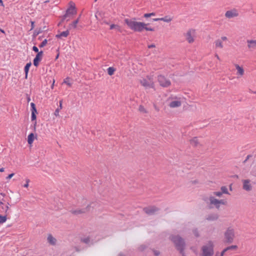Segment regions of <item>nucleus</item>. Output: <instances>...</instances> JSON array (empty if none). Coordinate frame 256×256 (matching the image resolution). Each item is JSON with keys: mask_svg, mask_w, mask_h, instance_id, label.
<instances>
[{"mask_svg": "<svg viewBox=\"0 0 256 256\" xmlns=\"http://www.w3.org/2000/svg\"><path fill=\"white\" fill-rule=\"evenodd\" d=\"M160 208L154 206L145 207L143 208L144 212L148 215L154 214L156 212L160 210Z\"/></svg>", "mask_w": 256, "mask_h": 256, "instance_id": "obj_9", "label": "nucleus"}, {"mask_svg": "<svg viewBox=\"0 0 256 256\" xmlns=\"http://www.w3.org/2000/svg\"><path fill=\"white\" fill-rule=\"evenodd\" d=\"M172 20L168 16H166L164 18H160V21H164V22H169Z\"/></svg>", "mask_w": 256, "mask_h": 256, "instance_id": "obj_30", "label": "nucleus"}, {"mask_svg": "<svg viewBox=\"0 0 256 256\" xmlns=\"http://www.w3.org/2000/svg\"><path fill=\"white\" fill-rule=\"evenodd\" d=\"M36 124H37V122H34L33 126H32V128H32V129H33V131H34V132H36Z\"/></svg>", "mask_w": 256, "mask_h": 256, "instance_id": "obj_54", "label": "nucleus"}, {"mask_svg": "<svg viewBox=\"0 0 256 256\" xmlns=\"http://www.w3.org/2000/svg\"><path fill=\"white\" fill-rule=\"evenodd\" d=\"M70 34L69 30L60 32V34L56 35V37L58 39H62V37L66 38Z\"/></svg>", "mask_w": 256, "mask_h": 256, "instance_id": "obj_17", "label": "nucleus"}, {"mask_svg": "<svg viewBox=\"0 0 256 256\" xmlns=\"http://www.w3.org/2000/svg\"><path fill=\"white\" fill-rule=\"evenodd\" d=\"M14 173H11L10 174H9L6 178L7 180H10V178H12V177L14 176Z\"/></svg>", "mask_w": 256, "mask_h": 256, "instance_id": "obj_51", "label": "nucleus"}, {"mask_svg": "<svg viewBox=\"0 0 256 256\" xmlns=\"http://www.w3.org/2000/svg\"><path fill=\"white\" fill-rule=\"evenodd\" d=\"M147 248L148 246L146 245L141 244L138 246V250L139 251L142 252H144Z\"/></svg>", "mask_w": 256, "mask_h": 256, "instance_id": "obj_36", "label": "nucleus"}, {"mask_svg": "<svg viewBox=\"0 0 256 256\" xmlns=\"http://www.w3.org/2000/svg\"><path fill=\"white\" fill-rule=\"evenodd\" d=\"M12 198H14L16 199V202H17L20 200V197H18V194L12 195Z\"/></svg>", "mask_w": 256, "mask_h": 256, "instance_id": "obj_43", "label": "nucleus"}, {"mask_svg": "<svg viewBox=\"0 0 256 256\" xmlns=\"http://www.w3.org/2000/svg\"><path fill=\"white\" fill-rule=\"evenodd\" d=\"M26 100H27L28 102H29L30 101V98L29 96L27 95Z\"/></svg>", "mask_w": 256, "mask_h": 256, "instance_id": "obj_59", "label": "nucleus"}, {"mask_svg": "<svg viewBox=\"0 0 256 256\" xmlns=\"http://www.w3.org/2000/svg\"><path fill=\"white\" fill-rule=\"evenodd\" d=\"M238 248V246L236 245H232L230 246H228L226 248V249L227 251L229 250H236Z\"/></svg>", "mask_w": 256, "mask_h": 256, "instance_id": "obj_34", "label": "nucleus"}, {"mask_svg": "<svg viewBox=\"0 0 256 256\" xmlns=\"http://www.w3.org/2000/svg\"><path fill=\"white\" fill-rule=\"evenodd\" d=\"M32 50L34 52L36 53L39 52L40 51H39L38 48V47H36V46H34L32 48Z\"/></svg>", "mask_w": 256, "mask_h": 256, "instance_id": "obj_48", "label": "nucleus"}, {"mask_svg": "<svg viewBox=\"0 0 256 256\" xmlns=\"http://www.w3.org/2000/svg\"><path fill=\"white\" fill-rule=\"evenodd\" d=\"M224 236L226 239L225 242L228 244L232 243L234 238V230L230 227L228 228L225 232Z\"/></svg>", "mask_w": 256, "mask_h": 256, "instance_id": "obj_4", "label": "nucleus"}, {"mask_svg": "<svg viewBox=\"0 0 256 256\" xmlns=\"http://www.w3.org/2000/svg\"><path fill=\"white\" fill-rule=\"evenodd\" d=\"M143 18H150V13H146L143 15Z\"/></svg>", "mask_w": 256, "mask_h": 256, "instance_id": "obj_52", "label": "nucleus"}, {"mask_svg": "<svg viewBox=\"0 0 256 256\" xmlns=\"http://www.w3.org/2000/svg\"><path fill=\"white\" fill-rule=\"evenodd\" d=\"M7 214H6L4 216H2L0 214V224H4L7 220Z\"/></svg>", "mask_w": 256, "mask_h": 256, "instance_id": "obj_28", "label": "nucleus"}, {"mask_svg": "<svg viewBox=\"0 0 256 256\" xmlns=\"http://www.w3.org/2000/svg\"><path fill=\"white\" fill-rule=\"evenodd\" d=\"M214 195H215L218 197H220L222 195V194L221 192V191L220 192H214Z\"/></svg>", "mask_w": 256, "mask_h": 256, "instance_id": "obj_45", "label": "nucleus"}, {"mask_svg": "<svg viewBox=\"0 0 256 256\" xmlns=\"http://www.w3.org/2000/svg\"><path fill=\"white\" fill-rule=\"evenodd\" d=\"M210 200V204L208 206V209H212L215 207L216 209L218 210L220 207V202H218V199L215 198L214 196H210L208 198Z\"/></svg>", "mask_w": 256, "mask_h": 256, "instance_id": "obj_6", "label": "nucleus"}, {"mask_svg": "<svg viewBox=\"0 0 256 256\" xmlns=\"http://www.w3.org/2000/svg\"><path fill=\"white\" fill-rule=\"evenodd\" d=\"M66 18L67 17H64V14L62 16V19L58 23V26H61L62 23L64 22V20L66 19Z\"/></svg>", "mask_w": 256, "mask_h": 256, "instance_id": "obj_41", "label": "nucleus"}, {"mask_svg": "<svg viewBox=\"0 0 256 256\" xmlns=\"http://www.w3.org/2000/svg\"><path fill=\"white\" fill-rule=\"evenodd\" d=\"M154 108L155 110H156V111L158 112V111H159V109L157 107V106H156L155 104H154Z\"/></svg>", "mask_w": 256, "mask_h": 256, "instance_id": "obj_60", "label": "nucleus"}, {"mask_svg": "<svg viewBox=\"0 0 256 256\" xmlns=\"http://www.w3.org/2000/svg\"><path fill=\"white\" fill-rule=\"evenodd\" d=\"M140 84L142 86L146 88H152L154 87V83H150L146 78H143L142 80H140Z\"/></svg>", "mask_w": 256, "mask_h": 256, "instance_id": "obj_16", "label": "nucleus"}, {"mask_svg": "<svg viewBox=\"0 0 256 256\" xmlns=\"http://www.w3.org/2000/svg\"><path fill=\"white\" fill-rule=\"evenodd\" d=\"M186 40L189 43H192L194 41L193 37L192 36L190 30H188L186 33Z\"/></svg>", "mask_w": 256, "mask_h": 256, "instance_id": "obj_25", "label": "nucleus"}, {"mask_svg": "<svg viewBox=\"0 0 256 256\" xmlns=\"http://www.w3.org/2000/svg\"><path fill=\"white\" fill-rule=\"evenodd\" d=\"M69 6L66 10L64 17H68L70 16H74L77 14V10L75 4L72 1L69 2Z\"/></svg>", "mask_w": 256, "mask_h": 256, "instance_id": "obj_5", "label": "nucleus"}, {"mask_svg": "<svg viewBox=\"0 0 256 256\" xmlns=\"http://www.w3.org/2000/svg\"><path fill=\"white\" fill-rule=\"evenodd\" d=\"M193 232H194V236L196 238H198L200 236V234H199V232L198 231L197 229H196V230H194Z\"/></svg>", "mask_w": 256, "mask_h": 256, "instance_id": "obj_44", "label": "nucleus"}, {"mask_svg": "<svg viewBox=\"0 0 256 256\" xmlns=\"http://www.w3.org/2000/svg\"><path fill=\"white\" fill-rule=\"evenodd\" d=\"M227 252L226 250V248H224L222 252H221L220 253V254L219 252H217L216 253V254L214 256H224L225 253Z\"/></svg>", "mask_w": 256, "mask_h": 256, "instance_id": "obj_35", "label": "nucleus"}, {"mask_svg": "<svg viewBox=\"0 0 256 256\" xmlns=\"http://www.w3.org/2000/svg\"><path fill=\"white\" fill-rule=\"evenodd\" d=\"M34 139H37V134L34 132H30L27 138L28 144L30 146H32Z\"/></svg>", "mask_w": 256, "mask_h": 256, "instance_id": "obj_13", "label": "nucleus"}, {"mask_svg": "<svg viewBox=\"0 0 256 256\" xmlns=\"http://www.w3.org/2000/svg\"><path fill=\"white\" fill-rule=\"evenodd\" d=\"M0 6H3V7L4 6V2H3L2 0H0Z\"/></svg>", "mask_w": 256, "mask_h": 256, "instance_id": "obj_58", "label": "nucleus"}, {"mask_svg": "<svg viewBox=\"0 0 256 256\" xmlns=\"http://www.w3.org/2000/svg\"><path fill=\"white\" fill-rule=\"evenodd\" d=\"M215 43H216V47H220L221 48H222L223 47L222 42L220 40H216V41Z\"/></svg>", "mask_w": 256, "mask_h": 256, "instance_id": "obj_37", "label": "nucleus"}, {"mask_svg": "<svg viewBox=\"0 0 256 256\" xmlns=\"http://www.w3.org/2000/svg\"><path fill=\"white\" fill-rule=\"evenodd\" d=\"M169 239L174 244L176 249L179 252L182 256H186L184 252L186 247L184 239L179 234H171Z\"/></svg>", "mask_w": 256, "mask_h": 256, "instance_id": "obj_2", "label": "nucleus"}, {"mask_svg": "<svg viewBox=\"0 0 256 256\" xmlns=\"http://www.w3.org/2000/svg\"><path fill=\"white\" fill-rule=\"evenodd\" d=\"M30 26H31V28H30V30H33L35 27V22L31 20L30 21Z\"/></svg>", "mask_w": 256, "mask_h": 256, "instance_id": "obj_46", "label": "nucleus"}, {"mask_svg": "<svg viewBox=\"0 0 256 256\" xmlns=\"http://www.w3.org/2000/svg\"><path fill=\"white\" fill-rule=\"evenodd\" d=\"M138 110H139L140 112H143V113H146L147 112L146 108L142 105H140L139 106Z\"/></svg>", "mask_w": 256, "mask_h": 256, "instance_id": "obj_38", "label": "nucleus"}, {"mask_svg": "<svg viewBox=\"0 0 256 256\" xmlns=\"http://www.w3.org/2000/svg\"><path fill=\"white\" fill-rule=\"evenodd\" d=\"M44 37V36H40L38 38V40H42V38Z\"/></svg>", "mask_w": 256, "mask_h": 256, "instance_id": "obj_63", "label": "nucleus"}, {"mask_svg": "<svg viewBox=\"0 0 256 256\" xmlns=\"http://www.w3.org/2000/svg\"><path fill=\"white\" fill-rule=\"evenodd\" d=\"M152 22L160 21V18H154L152 19Z\"/></svg>", "mask_w": 256, "mask_h": 256, "instance_id": "obj_57", "label": "nucleus"}, {"mask_svg": "<svg viewBox=\"0 0 256 256\" xmlns=\"http://www.w3.org/2000/svg\"><path fill=\"white\" fill-rule=\"evenodd\" d=\"M118 256H124V255L122 252H120V253L118 254Z\"/></svg>", "mask_w": 256, "mask_h": 256, "instance_id": "obj_64", "label": "nucleus"}, {"mask_svg": "<svg viewBox=\"0 0 256 256\" xmlns=\"http://www.w3.org/2000/svg\"><path fill=\"white\" fill-rule=\"evenodd\" d=\"M218 202H220V204H222V205H226L228 204V202L226 200L224 199H221L218 200Z\"/></svg>", "mask_w": 256, "mask_h": 256, "instance_id": "obj_39", "label": "nucleus"}, {"mask_svg": "<svg viewBox=\"0 0 256 256\" xmlns=\"http://www.w3.org/2000/svg\"><path fill=\"white\" fill-rule=\"evenodd\" d=\"M220 190L222 194H230L228 192L227 188L226 186H222L220 188Z\"/></svg>", "mask_w": 256, "mask_h": 256, "instance_id": "obj_32", "label": "nucleus"}, {"mask_svg": "<svg viewBox=\"0 0 256 256\" xmlns=\"http://www.w3.org/2000/svg\"><path fill=\"white\" fill-rule=\"evenodd\" d=\"M48 241L50 244L54 245L56 244V240L50 234L48 237Z\"/></svg>", "mask_w": 256, "mask_h": 256, "instance_id": "obj_22", "label": "nucleus"}, {"mask_svg": "<svg viewBox=\"0 0 256 256\" xmlns=\"http://www.w3.org/2000/svg\"><path fill=\"white\" fill-rule=\"evenodd\" d=\"M30 182L29 179L26 180V183L23 186L24 188H28V183Z\"/></svg>", "mask_w": 256, "mask_h": 256, "instance_id": "obj_53", "label": "nucleus"}, {"mask_svg": "<svg viewBox=\"0 0 256 256\" xmlns=\"http://www.w3.org/2000/svg\"><path fill=\"white\" fill-rule=\"evenodd\" d=\"M156 47V45L154 44H150L148 45V48H152Z\"/></svg>", "mask_w": 256, "mask_h": 256, "instance_id": "obj_56", "label": "nucleus"}, {"mask_svg": "<svg viewBox=\"0 0 256 256\" xmlns=\"http://www.w3.org/2000/svg\"><path fill=\"white\" fill-rule=\"evenodd\" d=\"M70 78L69 77L66 78L64 80L63 83L66 84L69 87H71L72 86V83L70 82Z\"/></svg>", "mask_w": 256, "mask_h": 256, "instance_id": "obj_31", "label": "nucleus"}, {"mask_svg": "<svg viewBox=\"0 0 256 256\" xmlns=\"http://www.w3.org/2000/svg\"><path fill=\"white\" fill-rule=\"evenodd\" d=\"M91 204H88L86 207L85 208H81V209H76L72 211V214L75 215H78L81 214L85 213L87 211H89L90 210V208Z\"/></svg>", "mask_w": 256, "mask_h": 256, "instance_id": "obj_10", "label": "nucleus"}, {"mask_svg": "<svg viewBox=\"0 0 256 256\" xmlns=\"http://www.w3.org/2000/svg\"><path fill=\"white\" fill-rule=\"evenodd\" d=\"M110 30L116 29L120 32H122V30L121 29L120 26L118 24H111L110 26Z\"/></svg>", "mask_w": 256, "mask_h": 256, "instance_id": "obj_23", "label": "nucleus"}, {"mask_svg": "<svg viewBox=\"0 0 256 256\" xmlns=\"http://www.w3.org/2000/svg\"><path fill=\"white\" fill-rule=\"evenodd\" d=\"M158 80L160 86L162 87L167 88L171 84L170 81L166 78L164 76H158Z\"/></svg>", "mask_w": 256, "mask_h": 256, "instance_id": "obj_7", "label": "nucleus"}, {"mask_svg": "<svg viewBox=\"0 0 256 256\" xmlns=\"http://www.w3.org/2000/svg\"><path fill=\"white\" fill-rule=\"evenodd\" d=\"M150 17L152 16H154L156 14V12H150Z\"/></svg>", "mask_w": 256, "mask_h": 256, "instance_id": "obj_61", "label": "nucleus"}, {"mask_svg": "<svg viewBox=\"0 0 256 256\" xmlns=\"http://www.w3.org/2000/svg\"><path fill=\"white\" fill-rule=\"evenodd\" d=\"M56 51L58 52V54H56V58H54V60H56L58 58H59V56H60V52H59V48L56 50Z\"/></svg>", "mask_w": 256, "mask_h": 256, "instance_id": "obj_55", "label": "nucleus"}, {"mask_svg": "<svg viewBox=\"0 0 256 256\" xmlns=\"http://www.w3.org/2000/svg\"><path fill=\"white\" fill-rule=\"evenodd\" d=\"M30 110L32 112L31 114H38V112L36 108V105L34 102H31L30 104Z\"/></svg>", "mask_w": 256, "mask_h": 256, "instance_id": "obj_24", "label": "nucleus"}, {"mask_svg": "<svg viewBox=\"0 0 256 256\" xmlns=\"http://www.w3.org/2000/svg\"><path fill=\"white\" fill-rule=\"evenodd\" d=\"M214 244L212 240L208 241L206 245L202 247L200 256H213L214 254Z\"/></svg>", "mask_w": 256, "mask_h": 256, "instance_id": "obj_3", "label": "nucleus"}, {"mask_svg": "<svg viewBox=\"0 0 256 256\" xmlns=\"http://www.w3.org/2000/svg\"><path fill=\"white\" fill-rule=\"evenodd\" d=\"M43 56L44 52L42 50H40L39 52L36 53V57L33 60V64L36 67H38L39 66L40 62L42 59Z\"/></svg>", "mask_w": 256, "mask_h": 256, "instance_id": "obj_8", "label": "nucleus"}, {"mask_svg": "<svg viewBox=\"0 0 256 256\" xmlns=\"http://www.w3.org/2000/svg\"><path fill=\"white\" fill-rule=\"evenodd\" d=\"M190 144L194 147H197L199 144L197 137H194L193 138L190 140Z\"/></svg>", "mask_w": 256, "mask_h": 256, "instance_id": "obj_20", "label": "nucleus"}, {"mask_svg": "<svg viewBox=\"0 0 256 256\" xmlns=\"http://www.w3.org/2000/svg\"><path fill=\"white\" fill-rule=\"evenodd\" d=\"M31 66H32V63L30 62L26 63V64L25 65V66H24V72H26L27 73H28L30 68Z\"/></svg>", "mask_w": 256, "mask_h": 256, "instance_id": "obj_29", "label": "nucleus"}, {"mask_svg": "<svg viewBox=\"0 0 256 256\" xmlns=\"http://www.w3.org/2000/svg\"><path fill=\"white\" fill-rule=\"evenodd\" d=\"M0 32L2 34H6L4 30L2 29V28H0Z\"/></svg>", "mask_w": 256, "mask_h": 256, "instance_id": "obj_62", "label": "nucleus"}, {"mask_svg": "<svg viewBox=\"0 0 256 256\" xmlns=\"http://www.w3.org/2000/svg\"><path fill=\"white\" fill-rule=\"evenodd\" d=\"M116 70V68H115L113 66L109 67L107 69L108 74L109 76H112L114 74Z\"/></svg>", "mask_w": 256, "mask_h": 256, "instance_id": "obj_26", "label": "nucleus"}, {"mask_svg": "<svg viewBox=\"0 0 256 256\" xmlns=\"http://www.w3.org/2000/svg\"><path fill=\"white\" fill-rule=\"evenodd\" d=\"M152 251L154 252V254L155 256H158L160 254V252L154 249H152Z\"/></svg>", "mask_w": 256, "mask_h": 256, "instance_id": "obj_42", "label": "nucleus"}, {"mask_svg": "<svg viewBox=\"0 0 256 256\" xmlns=\"http://www.w3.org/2000/svg\"><path fill=\"white\" fill-rule=\"evenodd\" d=\"M219 215L218 214L216 213H212L210 214L206 217V220L208 221H214L216 220L219 218Z\"/></svg>", "mask_w": 256, "mask_h": 256, "instance_id": "obj_15", "label": "nucleus"}, {"mask_svg": "<svg viewBox=\"0 0 256 256\" xmlns=\"http://www.w3.org/2000/svg\"><path fill=\"white\" fill-rule=\"evenodd\" d=\"M124 23L134 32H140L144 30L150 32H154L156 30L155 28L148 26V25H150V23L136 22L128 18H126L124 20Z\"/></svg>", "mask_w": 256, "mask_h": 256, "instance_id": "obj_1", "label": "nucleus"}, {"mask_svg": "<svg viewBox=\"0 0 256 256\" xmlns=\"http://www.w3.org/2000/svg\"><path fill=\"white\" fill-rule=\"evenodd\" d=\"M250 180L248 179L242 180V188L246 191L249 192L252 190V186L250 184Z\"/></svg>", "mask_w": 256, "mask_h": 256, "instance_id": "obj_11", "label": "nucleus"}, {"mask_svg": "<svg viewBox=\"0 0 256 256\" xmlns=\"http://www.w3.org/2000/svg\"><path fill=\"white\" fill-rule=\"evenodd\" d=\"M247 42L248 44V48L252 49L256 48V40H248Z\"/></svg>", "mask_w": 256, "mask_h": 256, "instance_id": "obj_19", "label": "nucleus"}, {"mask_svg": "<svg viewBox=\"0 0 256 256\" xmlns=\"http://www.w3.org/2000/svg\"><path fill=\"white\" fill-rule=\"evenodd\" d=\"M62 100H60L59 102V106H58V108L60 110L62 109Z\"/></svg>", "mask_w": 256, "mask_h": 256, "instance_id": "obj_50", "label": "nucleus"}, {"mask_svg": "<svg viewBox=\"0 0 256 256\" xmlns=\"http://www.w3.org/2000/svg\"><path fill=\"white\" fill-rule=\"evenodd\" d=\"M47 31L46 27V26H44L42 28H39L36 29L33 33L32 36V40L36 38L40 34L42 33L43 32Z\"/></svg>", "mask_w": 256, "mask_h": 256, "instance_id": "obj_14", "label": "nucleus"}, {"mask_svg": "<svg viewBox=\"0 0 256 256\" xmlns=\"http://www.w3.org/2000/svg\"><path fill=\"white\" fill-rule=\"evenodd\" d=\"M82 242L86 244H88L90 242V240L89 238H86L82 239Z\"/></svg>", "mask_w": 256, "mask_h": 256, "instance_id": "obj_49", "label": "nucleus"}, {"mask_svg": "<svg viewBox=\"0 0 256 256\" xmlns=\"http://www.w3.org/2000/svg\"><path fill=\"white\" fill-rule=\"evenodd\" d=\"M36 114H31V120L32 122H36Z\"/></svg>", "mask_w": 256, "mask_h": 256, "instance_id": "obj_40", "label": "nucleus"}, {"mask_svg": "<svg viewBox=\"0 0 256 256\" xmlns=\"http://www.w3.org/2000/svg\"><path fill=\"white\" fill-rule=\"evenodd\" d=\"M236 68L237 70V74L240 76H242L244 74V69L242 66H240L238 64L235 65Z\"/></svg>", "mask_w": 256, "mask_h": 256, "instance_id": "obj_21", "label": "nucleus"}, {"mask_svg": "<svg viewBox=\"0 0 256 256\" xmlns=\"http://www.w3.org/2000/svg\"><path fill=\"white\" fill-rule=\"evenodd\" d=\"M78 23V18H76L74 21H73L71 24L68 25V30H70L72 28H76L77 24Z\"/></svg>", "mask_w": 256, "mask_h": 256, "instance_id": "obj_27", "label": "nucleus"}, {"mask_svg": "<svg viewBox=\"0 0 256 256\" xmlns=\"http://www.w3.org/2000/svg\"><path fill=\"white\" fill-rule=\"evenodd\" d=\"M60 110L58 109V108L55 110V112H54V115L56 116V117H60V114H59V112H60Z\"/></svg>", "mask_w": 256, "mask_h": 256, "instance_id": "obj_47", "label": "nucleus"}, {"mask_svg": "<svg viewBox=\"0 0 256 256\" xmlns=\"http://www.w3.org/2000/svg\"><path fill=\"white\" fill-rule=\"evenodd\" d=\"M238 16V13L237 12L236 10L233 9L230 10H228L225 14L226 18H230Z\"/></svg>", "mask_w": 256, "mask_h": 256, "instance_id": "obj_12", "label": "nucleus"}, {"mask_svg": "<svg viewBox=\"0 0 256 256\" xmlns=\"http://www.w3.org/2000/svg\"><path fill=\"white\" fill-rule=\"evenodd\" d=\"M48 40L46 39H44V40H43L42 42L39 44V45H38L39 48H42L44 47L45 46H46V44H48Z\"/></svg>", "mask_w": 256, "mask_h": 256, "instance_id": "obj_33", "label": "nucleus"}, {"mask_svg": "<svg viewBox=\"0 0 256 256\" xmlns=\"http://www.w3.org/2000/svg\"><path fill=\"white\" fill-rule=\"evenodd\" d=\"M181 104V102L180 100H173L170 103L169 106L170 108H175L180 106Z\"/></svg>", "mask_w": 256, "mask_h": 256, "instance_id": "obj_18", "label": "nucleus"}]
</instances>
